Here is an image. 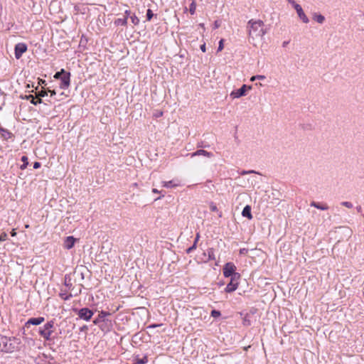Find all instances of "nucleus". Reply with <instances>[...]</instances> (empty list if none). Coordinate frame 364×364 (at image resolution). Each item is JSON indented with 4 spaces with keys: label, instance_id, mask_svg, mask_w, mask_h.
I'll use <instances>...</instances> for the list:
<instances>
[{
    "label": "nucleus",
    "instance_id": "f257e3e1",
    "mask_svg": "<svg viewBox=\"0 0 364 364\" xmlns=\"http://www.w3.org/2000/svg\"><path fill=\"white\" fill-rule=\"evenodd\" d=\"M247 32L250 38L252 39L260 38H262L267 33L264 28V23L262 20L250 19L247 22Z\"/></svg>",
    "mask_w": 364,
    "mask_h": 364
},
{
    "label": "nucleus",
    "instance_id": "f03ea898",
    "mask_svg": "<svg viewBox=\"0 0 364 364\" xmlns=\"http://www.w3.org/2000/svg\"><path fill=\"white\" fill-rule=\"evenodd\" d=\"M0 351L12 353L18 348L19 341L16 338L2 336L0 337Z\"/></svg>",
    "mask_w": 364,
    "mask_h": 364
},
{
    "label": "nucleus",
    "instance_id": "7ed1b4c3",
    "mask_svg": "<svg viewBox=\"0 0 364 364\" xmlns=\"http://www.w3.org/2000/svg\"><path fill=\"white\" fill-rule=\"evenodd\" d=\"M54 77L60 80V87L61 89H67L69 87L70 73L65 72L64 69H62L60 72H57Z\"/></svg>",
    "mask_w": 364,
    "mask_h": 364
},
{
    "label": "nucleus",
    "instance_id": "20e7f679",
    "mask_svg": "<svg viewBox=\"0 0 364 364\" xmlns=\"http://www.w3.org/2000/svg\"><path fill=\"white\" fill-rule=\"evenodd\" d=\"M54 321L47 322L43 327L39 328V334L46 340H51V335L53 333Z\"/></svg>",
    "mask_w": 364,
    "mask_h": 364
},
{
    "label": "nucleus",
    "instance_id": "39448f33",
    "mask_svg": "<svg viewBox=\"0 0 364 364\" xmlns=\"http://www.w3.org/2000/svg\"><path fill=\"white\" fill-rule=\"evenodd\" d=\"M73 311L77 314L80 319L85 321H89L94 314V312L91 309L86 307L80 309H75Z\"/></svg>",
    "mask_w": 364,
    "mask_h": 364
},
{
    "label": "nucleus",
    "instance_id": "423d86ee",
    "mask_svg": "<svg viewBox=\"0 0 364 364\" xmlns=\"http://www.w3.org/2000/svg\"><path fill=\"white\" fill-rule=\"evenodd\" d=\"M240 278V274H235L232 275V277L230 278V282L228 284L227 287L225 289V291L228 293H231L235 291L239 285V279Z\"/></svg>",
    "mask_w": 364,
    "mask_h": 364
},
{
    "label": "nucleus",
    "instance_id": "0eeeda50",
    "mask_svg": "<svg viewBox=\"0 0 364 364\" xmlns=\"http://www.w3.org/2000/svg\"><path fill=\"white\" fill-rule=\"evenodd\" d=\"M236 267L232 262H228L225 264L223 272L225 277H232V275L235 274H238L235 272Z\"/></svg>",
    "mask_w": 364,
    "mask_h": 364
},
{
    "label": "nucleus",
    "instance_id": "6e6552de",
    "mask_svg": "<svg viewBox=\"0 0 364 364\" xmlns=\"http://www.w3.org/2000/svg\"><path fill=\"white\" fill-rule=\"evenodd\" d=\"M251 89V86H247L246 85H243L240 89L232 91L230 95L232 99L239 98L246 95L247 90Z\"/></svg>",
    "mask_w": 364,
    "mask_h": 364
},
{
    "label": "nucleus",
    "instance_id": "1a4fd4ad",
    "mask_svg": "<svg viewBox=\"0 0 364 364\" xmlns=\"http://www.w3.org/2000/svg\"><path fill=\"white\" fill-rule=\"evenodd\" d=\"M27 50V46L23 43H17L15 46L14 54L16 59L21 58L22 55Z\"/></svg>",
    "mask_w": 364,
    "mask_h": 364
},
{
    "label": "nucleus",
    "instance_id": "9d476101",
    "mask_svg": "<svg viewBox=\"0 0 364 364\" xmlns=\"http://www.w3.org/2000/svg\"><path fill=\"white\" fill-rule=\"evenodd\" d=\"M110 314L107 311H102L98 314L97 317L93 321V323L95 325H98L101 323H105L107 324V323H111V321L106 318L107 316H109Z\"/></svg>",
    "mask_w": 364,
    "mask_h": 364
},
{
    "label": "nucleus",
    "instance_id": "9b49d317",
    "mask_svg": "<svg viewBox=\"0 0 364 364\" xmlns=\"http://www.w3.org/2000/svg\"><path fill=\"white\" fill-rule=\"evenodd\" d=\"M293 7L295 9L299 18L305 23H309V18L306 16V15L304 12L302 7L297 3H296L294 5H293Z\"/></svg>",
    "mask_w": 364,
    "mask_h": 364
},
{
    "label": "nucleus",
    "instance_id": "f8f14e48",
    "mask_svg": "<svg viewBox=\"0 0 364 364\" xmlns=\"http://www.w3.org/2000/svg\"><path fill=\"white\" fill-rule=\"evenodd\" d=\"M44 317H36L29 318L25 323L26 328H29L31 325L38 326L44 321Z\"/></svg>",
    "mask_w": 364,
    "mask_h": 364
},
{
    "label": "nucleus",
    "instance_id": "ddd939ff",
    "mask_svg": "<svg viewBox=\"0 0 364 364\" xmlns=\"http://www.w3.org/2000/svg\"><path fill=\"white\" fill-rule=\"evenodd\" d=\"M76 239L73 236L66 237L64 240L63 246L67 250H70L75 245Z\"/></svg>",
    "mask_w": 364,
    "mask_h": 364
},
{
    "label": "nucleus",
    "instance_id": "4468645a",
    "mask_svg": "<svg viewBox=\"0 0 364 364\" xmlns=\"http://www.w3.org/2000/svg\"><path fill=\"white\" fill-rule=\"evenodd\" d=\"M196 156H204L210 158L213 156V154L211 152H208L205 150L199 149V150H197L196 151L191 154V157H194Z\"/></svg>",
    "mask_w": 364,
    "mask_h": 364
},
{
    "label": "nucleus",
    "instance_id": "2eb2a0df",
    "mask_svg": "<svg viewBox=\"0 0 364 364\" xmlns=\"http://www.w3.org/2000/svg\"><path fill=\"white\" fill-rule=\"evenodd\" d=\"M242 215L243 217L247 218L248 219H252V213H251V208H250V205H246L243 208L242 212Z\"/></svg>",
    "mask_w": 364,
    "mask_h": 364
},
{
    "label": "nucleus",
    "instance_id": "dca6fc26",
    "mask_svg": "<svg viewBox=\"0 0 364 364\" xmlns=\"http://www.w3.org/2000/svg\"><path fill=\"white\" fill-rule=\"evenodd\" d=\"M311 206L322 210H326L328 209V206L326 204H321L315 201H312L311 203Z\"/></svg>",
    "mask_w": 364,
    "mask_h": 364
},
{
    "label": "nucleus",
    "instance_id": "f3484780",
    "mask_svg": "<svg viewBox=\"0 0 364 364\" xmlns=\"http://www.w3.org/2000/svg\"><path fill=\"white\" fill-rule=\"evenodd\" d=\"M26 98L27 100H31V104H33V105H36L40 104V103H41V102H42V100H41V98H38V100H36V97H34V96H33V95H27V96L26 97Z\"/></svg>",
    "mask_w": 364,
    "mask_h": 364
},
{
    "label": "nucleus",
    "instance_id": "a211bd4d",
    "mask_svg": "<svg viewBox=\"0 0 364 364\" xmlns=\"http://www.w3.org/2000/svg\"><path fill=\"white\" fill-rule=\"evenodd\" d=\"M114 24L116 26H126L127 24V17L119 18L114 21Z\"/></svg>",
    "mask_w": 364,
    "mask_h": 364
},
{
    "label": "nucleus",
    "instance_id": "6ab92c4d",
    "mask_svg": "<svg viewBox=\"0 0 364 364\" xmlns=\"http://www.w3.org/2000/svg\"><path fill=\"white\" fill-rule=\"evenodd\" d=\"M313 18L318 23H323L325 21V17L319 14H314Z\"/></svg>",
    "mask_w": 364,
    "mask_h": 364
},
{
    "label": "nucleus",
    "instance_id": "aec40b11",
    "mask_svg": "<svg viewBox=\"0 0 364 364\" xmlns=\"http://www.w3.org/2000/svg\"><path fill=\"white\" fill-rule=\"evenodd\" d=\"M0 134L1 135V137L4 138L6 140L11 138V136H13L12 133L10 132L9 130H7L6 129Z\"/></svg>",
    "mask_w": 364,
    "mask_h": 364
},
{
    "label": "nucleus",
    "instance_id": "412c9836",
    "mask_svg": "<svg viewBox=\"0 0 364 364\" xmlns=\"http://www.w3.org/2000/svg\"><path fill=\"white\" fill-rule=\"evenodd\" d=\"M21 161L23 162V164L20 166V168L21 170H24L25 168H26V167L28 164V157L26 156H23L21 157Z\"/></svg>",
    "mask_w": 364,
    "mask_h": 364
},
{
    "label": "nucleus",
    "instance_id": "4be33fe9",
    "mask_svg": "<svg viewBox=\"0 0 364 364\" xmlns=\"http://www.w3.org/2000/svg\"><path fill=\"white\" fill-rule=\"evenodd\" d=\"M163 186L165 188H171L177 186V184L173 183V181H164Z\"/></svg>",
    "mask_w": 364,
    "mask_h": 364
},
{
    "label": "nucleus",
    "instance_id": "5701e85b",
    "mask_svg": "<svg viewBox=\"0 0 364 364\" xmlns=\"http://www.w3.org/2000/svg\"><path fill=\"white\" fill-rule=\"evenodd\" d=\"M196 9V4L195 1H193L189 6V11L191 15H193L195 14Z\"/></svg>",
    "mask_w": 364,
    "mask_h": 364
},
{
    "label": "nucleus",
    "instance_id": "b1692460",
    "mask_svg": "<svg viewBox=\"0 0 364 364\" xmlns=\"http://www.w3.org/2000/svg\"><path fill=\"white\" fill-rule=\"evenodd\" d=\"M98 325L102 331H109V327L111 326V323H107V324H105V323H101Z\"/></svg>",
    "mask_w": 364,
    "mask_h": 364
},
{
    "label": "nucleus",
    "instance_id": "393cba45",
    "mask_svg": "<svg viewBox=\"0 0 364 364\" xmlns=\"http://www.w3.org/2000/svg\"><path fill=\"white\" fill-rule=\"evenodd\" d=\"M130 19H131L132 23L134 26H136V25H138L139 23V18L136 15H134V14L130 16Z\"/></svg>",
    "mask_w": 364,
    "mask_h": 364
},
{
    "label": "nucleus",
    "instance_id": "a878e982",
    "mask_svg": "<svg viewBox=\"0 0 364 364\" xmlns=\"http://www.w3.org/2000/svg\"><path fill=\"white\" fill-rule=\"evenodd\" d=\"M265 79V76L264 75H254L252 76L251 78H250V81L253 82L256 80H264Z\"/></svg>",
    "mask_w": 364,
    "mask_h": 364
},
{
    "label": "nucleus",
    "instance_id": "bb28decb",
    "mask_svg": "<svg viewBox=\"0 0 364 364\" xmlns=\"http://www.w3.org/2000/svg\"><path fill=\"white\" fill-rule=\"evenodd\" d=\"M210 315H211V316H213L214 318H217V317H219L221 315V314L218 310H213L210 313Z\"/></svg>",
    "mask_w": 364,
    "mask_h": 364
},
{
    "label": "nucleus",
    "instance_id": "cd10ccee",
    "mask_svg": "<svg viewBox=\"0 0 364 364\" xmlns=\"http://www.w3.org/2000/svg\"><path fill=\"white\" fill-rule=\"evenodd\" d=\"M154 14L151 9H148L146 12V18L148 21H150L153 17Z\"/></svg>",
    "mask_w": 364,
    "mask_h": 364
},
{
    "label": "nucleus",
    "instance_id": "c85d7f7f",
    "mask_svg": "<svg viewBox=\"0 0 364 364\" xmlns=\"http://www.w3.org/2000/svg\"><path fill=\"white\" fill-rule=\"evenodd\" d=\"M343 206H345L348 208H353V204L350 202L348 201H343L341 203Z\"/></svg>",
    "mask_w": 364,
    "mask_h": 364
},
{
    "label": "nucleus",
    "instance_id": "c756f323",
    "mask_svg": "<svg viewBox=\"0 0 364 364\" xmlns=\"http://www.w3.org/2000/svg\"><path fill=\"white\" fill-rule=\"evenodd\" d=\"M46 95H47V92L44 91V90H41L38 92L36 97L41 98V97H45Z\"/></svg>",
    "mask_w": 364,
    "mask_h": 364
},
{
    "label": "nucleus",
    "instance_id": "7c9ffc66",
    "mask_svg": "<svg viewBox=\"0 0 364 364\" xmlns=\"http://www.w3.org/2000/svg\"><path fill=\"white\" fill-rule=\"evenodd\" d=\"M196 248V241H194V243L193 245L188 247L187 250H186V252L187 253H191L193 250H194Z\"/></svg>",
    "mask_w": 364,
    "mask_h": 364
},
{
    "label": "nucleus",
    "instance_id": "2f4dec72",
    "mask_svg": "<svg viewBox=\"0 0 364 364\" xmlns=\"http://www.w3.org/2000/svg\"><path fill=\"white\" fill-rule=\"evenodd\" d=\"M223 42H224L223 39H221L219 41V45H218V52H220V51H221L223 49V48H224Z\"/></svg>",
    "mask_w": 364,
    "mask_h": 364
},
{
    "label": "nucleus",
    "instance_id": "473e14b6",
    "mask_svg": "<svg viewBox=\"0 0 364 364\" xmlns=\"http://www.w3.org/2000/svg\"><path fill=\"white\" fill-rule=\"evenodd\" d=\"M257 173L256 171H253V170H250V171H242L240 174L241 175H246V174H249V173Z\"/></svg>",
    "mask_w": 364,
    "mask_h": 364
},
{
    "label": "nucleus",
    "instance_id": "72a5a7b5",
    "mask_svg": "<svg viewBox=\"0 0 364 364\" xmlns=\"http://www.w3.org/2000/svg\"><path fill=\"white\" fill-rule=\"evenodd\" d=\"M7 239V235L6 233L4 232L0 235V242L1 241H4Z\"/></svg>",
    "mask_w": 364,
    "mask_h": 364
},
{
    "label": "nucleus",
    "instance_id": "f704fd0d",
    "mask_svg": "<svg viewBox=\"0 0 364 364\" xmlns=\"http://www.w3.org/2000/svg\"><path fill=\"white\" fill-rule=\"evenodd\" d=\"M210 208L211 211H213V212L218 210L217 206L213 203H210Z\"/></svg>",
    "mask_w": 364,
    "mask_h": 364
},
{
    "label": "nucleus",
    "instance_id": "c9c22d12",
    "mask_svg": "<svg viewBox=\"0 0 364 364\" xmlns=\"http://www.w3.org/2000/svg\"><path fill=\"white\" fill-rule=\"evenodd\" d=\"M136 363L137 364H146L147 363V359L146 358H144L143 359L138 360Z\"/></svg>",
    "mask_w": 364,
    "mask_h": 364
},
{
    "label": "nucleus",
    "instance_id": "e433bc0d",
    "mask_svg": "<svg viewBox=\"0 0 364 364\" xmlns=\"http://www.w3.org/2000/svg\"><path fill=\"white\" fill-rule=\"evenodd\" d=\"M220 26V21H215L214 22L213 28H214V29H216V28H218Z\"/></svg>",
    "mask_w": 364,
    "mask_h": 364
},
{
    "label": "nucleus",
    "instance_id": "4c0bfd02",
    "mask_svg": "<svg viewBox=\"0 0 364 364\" xmlns=\"http://www.w3.org/2000/svg\"><path fill=\"white\" fill-rule=\"evenodd\" d=\"M247 252H248V249H247V248H242L240 250V255H246Z\"/></svg>",
    "mask_w": 364,
    "mask_h": 364
},
{
    "label": "nucleus",
    "instance_id": "58836bf2",
    "mask_svg": "<svg viewBox=\"0 0 364 364\" xmlns=\"http://www.w3.org/2000/svg\"><path fill=\"white\" fill-rule=\"evenodd\" d=\"M131 11L129 10H126L124 12V17H127V19H128V17H130Z\"/></svg>",
    "mask_w": 364,
    "mask_h": 364
},
{
    "label": "nucleus",
    "instance_id": "ea45409f",
    "mask_svg": "<svg viewBox=\"0 0 364 364\" xmlns=\"http://www.w3.org/2000/svg\"><path fill=\"white\" fill-rule=\"evenodd\" d=\"M40 167H41V163H40V162H38V161L34 162V164H33V168H34L35 169H37V168H40Z\"/></svg>",
    "mask_w": 364,
    "mask_h": 364
},
{
    "label": "nucleus",
    "instance_id": "a19ab883",
    "mask_svg": "<svg viewBox=\"0 0 364 364\" xmlns=\"http://www.w3.org/2000/svg\"><path fill=\"white\" fill-rule=\"evenodd\" d=\"M154 115L155 117H160L163 115V112H161V111L156 112Z\"/></svg>",
    "mask_w": 364,
    "mask_h": 364
},
{
    "label": "nucleus",
    "instance_id": "79ce46f5",
    "mask_svg": "<svg viewBox=\"0 0 364 364\" xmlns=\"http://www.w3.org/2000/svg\"><path fill=\"white\" fill-rule=\"evenodd\" d=\"M161 325H162L161 323H159V324H151V325H149L148 326V328H152L159 327V326H161Z\"/></svg>",
    "mask_w": 364,
    "mask_h": 364
},
{
    "label": "nucleus",
    "instance_id": "37998d69",
    "mask_svg": "<svg viewBox=\"0 0 364 364\" xmlns=\"http://www.w3.org/2000/svg\"><path fill=\"white\" fill-rule=\"evenodd\" d=\"M200 50H201L203 53H205V52L206 48H205V43L200 46Z\"/></svg>",
    "mask_w": 364,
    "mask_h": 364
},
{
    "label": "nucleus",
    "instance_id": "c03bdc74",
    "mask_svg": "<svg viewBox=\"0 0 364 364\" xmlns=\"http://www.w3.org/2000/svg\"><path fill=\"white\" fill-rule=\"evenodd\" d=\"M289 43V41H284L282 43V47L285 48L288 44Z\"/></svg>",
    "mask_w": 364,
    "mask_h": 364
},
{
    "label": "nucleus",
    "instance_id": "a18cd8bd",
    "mask_svg": "<svg viewBox=\"0 0 364 364\" xmlns=\"http://www.w3.org/2000/svg\"><path fill=\"white\" fill-rule=\"evenodd\" d=\"M356 210L358 213H361L362 212V207L360 205H358L356 207Z\"/></svg>",
    "mask_w": 364,
    "mask_h": 364
},
{
    "label": "nucleus",
    "instance_id": "49530a36",
    "mask_svg": "<svg viewBox=\"0 0 364 364\" xmlns=\"http://www.w3.org/2000/svg\"><path fill=\"white\" fill-rule=\"evenodd\" d=\"M289 4L292 6L294 5L296 2L294 0H287Z\"/></svg>",
    "mask_w": 364,
    "mask_h": 364
},
{
    "label": "nucleus",
    "instance_id": "de8ad7c7",
    "mask_svg": "<svg viewBox=\"0 0 364 364\" xmlns=\"http://www.w3.org/2000/svg\"><path fill=\"white\" fill-rule=\"evenodd\" d=\"M11 235L12 237L16 236V233L14 229H13L12 231L11 232Z\"/></svg>",
    "mask_w": 364,
    "mask_h": 364
},
{
    "label": "nucleus",
    "instance_id": "09e8293b",
    "mask_svg": "<svg viewBox=\"0 0 364 364\" xmlns=\"http://www.w3.org/2000/svg\"><path fill=\"white\" fill-rule=\"evenodd\" d=\"M212 254H213V250H208V255H209V257L210 258H211Z\"/></svg>",
    "mask_w": 364,
    "mask_h": 364
},
{
    "label": "nucleus",
    "instance_id": "8fccbe9b",
    "mask_svg": "<svg viewBox=\"0 0 364 364\" xmlns=\"http://www.w3.org/2000/svg\"><path fill=\"white\" fill-rule=\"evenodd\" d=\"M49 92H50V95L53 96V95H55V92L54 90L51 91V90H49Z\"/></svg>",
    "mask_w": 364,
    "mask_h": 364
},
{
    "label": "nucleus",
    "instance_id": "3c124183",
    "mask_svg": "<svg viewBox=\"0 0 364 364\" xmlns=\"http://www.w3.org/2000/svg\"><path fill=\"white\" fill-rule=\"evenodd\" d=\"M152 192L156 193H159V191L156 188H153Z\"/></svg>",
    "mask_w": 364,
    "mask_h": 364
},
{
    "label": "nucleus",
    "instance_id": "603ef678",
    "mask_svg": "<svg viewBox=\"0 0 364 364\" xmlns=\"http://www.w3.org/2000/svg\"><path fill=\"white\" fill-rule=\"evenodd\" d=\"M198 238H199V234H197L196 240H195V241H196V242H198Z\"/></svg>",
    "mask_w": 364,
    "mask_h": 364
},
{
    "label": "nucleus",
    "instance_id": "864d4df0",
    "mask_svg": "<svg viewBox=\"0 0 364 364\" xmlns=\"http://www.w3.org/2000/svg\"><path fill=\"white\" fill-rule=\"evenodd\" d=\"M4 130H5V129H4V128H2V127H0V134H1V132H3V131H4Z\"/></svg>",
    "mask_w": 364,
    "mask_h": 364
},
{
    "label": "nucleus",
    "instance_id": "5fc2aeb1",
    "mask_svg": "<svg viewBox=\"0 0 364 364\" xmlns=\"http://www.w3.org/2000/svg\"><path fill=\"white\" fill-rule=\"evenodd\" d=\"M199 26H200L201 28H203V27H204V24H203V23H200Z\"/></svg>",
    "mask_w": 364,
    "mask_h": 364
},
{
    "label": "nucleus",
    "instance_id": "6e6d98bb",
    "mask_svg": "<svg viewBox=\"0 0 364 364\" xmlns=\"http://www.w3.org/2000/svg\"><path fill=\"white\" fill-rule=\"evenodd\" d=\"M85 328H86V326H83V327L81 328V330H85Z\"/></svg>",
    "mask_w": 364,
    "mask_h": 364
},
{
    "label": "nucleus",
    "instance_id": "4d7b16f0",
    "mask_svg": "<svg viewBox=\"0 0 364 364\" xmlns=\"http://www.w3.org/2000/svg\"><path fill=\"white\" fill-rule=\"evenodd\" d=\"M3 94V92L1 91V90L0 89V96Z\"/></svg>",
    "mask_w": 364,
    "mask_h": 364
}]
</instances>
